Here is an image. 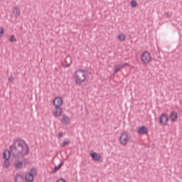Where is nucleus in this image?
<instances>
[{"label":"nucleus","mask_w":182,"mask_h":182,"mask_svg":"<svg viewBox=\"0 0 182 182\" xmlns=\"http://www.w3.org/2000/svg\"><path fill=\"white\" fill-rule=\"evenodd\" d=\"M68 60H70V58H65V63H61V65H62L63 68H70V66L71 65L72 62L70 61V63L68 64V62H67Z\"/></svg>","instance_id":"nucleus-16"},{"label":"nucleus","mask_w":182,"mask_h":182,"mask_svg":"<svg viewBox=\"0 0 182 182\" xmlns=\"http://www.w3.org/2000/svg\"><path fill=\"white\" fill-rule=\"evenodd\" d=\"M131 5L133 8H136L137 6V2L135 0H132L131 2Z\"/></svg>","instance_id":"nucleus-23"},{"label":"nucleus","mask_w":182,"mask_h":182,"mask_svg":"<svg viewBox=\"0 0 182 182\" xmlns=\"http://www.w3.org/2000/svg\"><path fill=\"white\" fill-rule=\"evenodd\" d=\"M14 15L17 17L21 15V10H19V8L15 7L13 10Z\"/></svg>","instance_id":"nucleus-14"},{"label":"nucleus","mask_w":182,"mask_h":182,"mask_svg":"<svg viewBox=\"0 0 182 182\" xmlns=\"http://www.w3.org/2000/svg\"><path fill=\"white\" fill-rule=\"evenodd\" d=\"M9 149L13 158L17 160L23 159L30 154L29 145L20 138H17L14 141L13 144L9 146Z\"/></svg>","instance_id":"nucleus-1"},{"label":"nucleus","mask_w":182,"mask_h":182,"mask_svg":"<svg viewBox=\"0 0 182 182\" xmlns=\"http://www.w3.org/2000/svg\"><path fill=\"white\" fill-rule=\"evenodd\" d=\"M9 41L11 43H14L16 41V38H15V36L12 35L11 36L10 38H9Z\"/></svg>","instance_id":"nucleus-22"},{"label":"nucleus","mask_w":182,"mask_h":182,"mask_svg":"<svg viewBox=\"0 0 182 182\" xmlns=\"http://www.w3.org/2000/svg\"><path fill=\"white\" fill-rule=\"evenodd\" d=\"M15 182H25V180L21 175H17L16 177L14 178Z\"/></svg>","instance_id":"nucleus-15"},{"label":"nucleus","mask_w":182,"mask_h":182,"mask_svg":"<svg viewBox=\"0 0 182 182\" xmlns=\"http://www.w3.org/2000/svg\"><path fill=\"white\" fill-rule=\"evenodd\" d=\"M148 129L145 126H141L140 127H139L137 133L139 135H144V134H148Z\"/></svg>","instance_id":"nucleus-9"},{"label":"nucleus","mask_w":182,"mask_h":182,"mask_svg":"<svg viewBox=\"0 0 182 182\" xmlns=\"http://www.w3.org/2000/svg\"><path fill=\"white\" fill-rule=\"evenodd\" d=\"M159 122L160 124H162L163 126H166L168 122V117L167 116V114L165 113L161 114L159 118Z\"/></svg>","instance_id":"nucleus-7"},{"label":"nucleus","mask_w":182,"mask_h":182,"mask_svg":"<svg viewBox=\"0 0 182 182\" xmlns=\"http://www.w3.org/2000/svg\"><path fill=\"white\" fill-rule=\"evenodd\" d=\"M151 54L148 51H145L142 55H141V61L144 64H148L151 61Z\"/></svg>","instance_id":"nucleus-6"},{"label":"nucleus","mask_w":182,"mask_h":182,"mask_svg":"<svg viewBox=\"0 0 182 182\" xmlns=\"http://www.w3.org/2000/svg\"><path fill=\"white\" fill-rule=\"evenodd\" d=\"M23 161H24V162H25V161H28V159H23Z\"/></svg>","instance_id":"nucleus-29"},{"label":"nucleus","mask_w":182,"mask_h":182,"mask_svg":"<svg viewBox=\"0 0 182 182\" xmlns=\"http://www.w3.org/2000/svg\"><path fill=\"white\" fill-rule=\"evenodd\" d=\"M90 156L92 158V161H100V159H102V156L99 154L92 151Z\"/></svg>","instance_id":"nucleus-8"},{"label":"nucleus","mask_w":182,"mask_h":182,"mask_svg":"<svg viewBox=\"0 0 182 182\" xmlns=\"http://www.w3.org/2000/svg\"><path fill=\"white\" fill-rule=\"evenodd\" d=\"M15 167L17 170H21L23 167V163L22 161H18L15 164Z\"/></svg>","instance_id":"nucleus-17"},{"label":"nucleus","mask_w":182,"mask_h":182,"mask_svg":"<svg viewBox=\"0 0 182 182\" xmlns=\"http://www.w3.org/2000/svg\"><path fill=\"white\" fill-rule=\"evenodd\" d=\"M56 182H66V181L65 179H63V178H60Z\"/></svg>","instance_id":"nucleus-28"},{"label":"nucleus","mask_w":182,"mask_h":182,"mask_svg":"<svg viewBox=\"0 0 182 182\" xmlns=\"http://www.w3.org/2000/svg\"><path fill=\"white\" fill-rule=\"evenodd\" d=\"M4 34V28H0V38H1Z\"/></svg>","instance_id":"nucleus-24"},{"label":"nucleus","mask_w":182,"mask_h":182,"mask_svg":"<svg viewBox=\"0 0 182 182\" xmlns=\"http://www.w3.org/2000/svg\"><path fill=\"white\" fill-rule=\"evenodd\" d=\"M70 119L69 116H68L66 114H63V117L61 119V123L63 125H68L70 124Z\"/></svg>","instance_id":"nucleus-10"},{"label":"nucleus","mask_w":182,"mask_h":182,"mask_svg":"<svg viewBox=\"0 0 182 182\" xmlns=\"http://www.w3.org/2000/svg\"><path fill=\"white\" fill-rule=\"evenodd\" d=\"M34 176H38V171L36 168H32L30 170V172L26 175V182H33Z\"/></svg>","instance_id":"nucleus-4"},{"label":"nucleus","mask_w":182,"mask_h":182,"mask_svg":"<svg viewBox=\"0 0 182 182\" xmlns=\"http://www.w3.org/2000/svg\"><path fill=\"white\" fill-rule=\"evenodd\" d=\"M10 166H11V162L9 161V159H5V161H4V167L6 168H9Z\"/></svg>","instance_id":"nucleus-19"},{"label":"nucleus","mask_w":182,"mask_h":182,"mask_svg":"<svg viewBox=\"0 0 182 182\" xmlns=\"http://www.w3.org/2000/svg\"><path fill=\"white\" fill-rule=\"evenodd\" d=\"M87 73V71H85V70H77V71L75 72L74 80L76 85H82L86 80Z\"/></svg>","instance_id":"nucleus-3"},{"label":"nucleus","mask_w":182,"mask_h":182,"mask_svg":"<svg viewBox=\"0 0 182 182\" xmlns=\"http://www.w3.org/2000/svg\"><path fill=\"white\" fill-rule=\"evenodd\" d=\"M170 117L173 122H175L178 119V113L176 111H172L170 114Z\"/></svg>","instance_id":"nucleus-12"},{"label":"nucleus","mask_w":182,"mask_h":182,"mask_svg":"<svg viewBox=\"0 0 182 182\" xmlns=\"http://www.w3.org/2000/svg\"><path fill=\"white\" fill-rule=\"evenodd\" d=\"M129 140V134L126 132H122L121 136H119V144H121L122 146H126Z\"/></svg>","instance_id":"nucleus-5"},{"label":"nucleus","mask_w":182,"mask_h":182,"mask_svg":"<svg viewBox=\"0 0 182 182\" xmlns=\"http://www.w3.org/2000/svg\"><path fill=\"white\" fill-rule=\"evenodd\" d=\"M126 39V36L124 34H119L118 35V40L121 41H124Z\"/></svg>","instance_id":"nucleus-20"},{"label":"nucleus","mask_w":182,"mask_h":182,"mask_svg":"<svg viewBox=\"0 0 182 182\" xmlns=\"http://www.w3.org/2000/svg\"><path fill=\"white\" fill-rule=\"evenodd\" d=\"M171 16H172V14L171 13L169 14L168 12L166 13V14H165V16L166 18H170V17H171Z\"/></svg>","instance_id":"nucleus-26"},{"label":"nucleus","mask_w":182,"mask_h":182,"mask_svg":"<svg viewBox=\"0 0 182 182\" xmlns=\"http://www.w3.org/2000/svg\"><path fill=\"white\" fill-rule=\"evenodd\" d=\"M14 76L11 75V77H9V82L12 83V82H14Z\"/></svg>","instance_id":"nucleus-25"},{"label":"nucleus","mask_w":182,"mask_h":182,"mask_svg":"<svg viewBox=\"0 0 182 182\" xmlns=\"http://www.w3.org/2000/svg\"><path fill=\"white\" fill-rule=\"evenodd\" d=\"M121 66L122 65H115V68H114V72L115 73H117L119 71H120V70H121Z\"/></svg>","instance_id":"nucleus-21"},{"label":"nucleus","mask_w":182,"mask_h":182,"mask_svg":"<svg viewBox=\"0 0 182 182\" xmlns=\"http://www.w3.org/2000/svg\"><path fill=\"white\" fill-rule=\"evenodd\" d=\"M70 144V141L69 139L65 140L63 141V143L61 144V147L65 148L67 145H68Z\"/></svg>","instance_id":"nucleus-18"},{"label":"nucleus","mask_w":182,"mask_h":182,"mask_svg":"<svg viewBox=\"0 0 182 182\" xmlns=\"http://www.w3.org/2000/svg\"><path fill=\"white\" fill-rule=\"evenodd\" d=\"M63 166H64V161H61L58 166H55L54 167L53 170L52 171V173L54 174L55 173H56V171H58V170H60V168H61V167H63Z\"/></svg>","instance_id":"nucleus-13"},{"label":"nucleus","mask_w":182,"mask_h":182,"mask_svg":"<svg viewBox=\"0 0 182 182\" xmlns=\"http://www.w3.org/2000/svg\"><path fill=\"white\" fill-rule=\"evenodd\" d=\"M128 64H126L125 65H127Z\"/></svg>","instance_id":"nucleus-30"},{"label":"nucleus","mask_w":182,"mask_h":182,"mask_svg":"<svg viewBox=\"0 0 182 182\" xmlns=\"http://www.w3.org/2000/svg\"><path fill=\"white\" fill-rule=\"evenodd\" d=\"M53 105L55 106V109L53 110V114L55 117H58L63 114V100L61 97H56L53 101Z\"/></svg>","instance_id":"nucleus-2"},{"label":"nucleus","mask_w":182,"mask_h":182,"mask_svg":"<svg viewBox=\"0 0 182 182\" xmlns=\"http://www.w3.org/2000/svg\"><path fill=\"white\" fill-rule=\"evenodd\" d=\"M11 154L12 153L9 150H6L3 154V158L4 160H9L11 159Z\"/></svg>","instance_id":"nucleus-11"},{"label":"nucleus","mask_w":182,"mask_h":182,"mask_svg":"<svg viewBox=\"0 0 182 182\" xmlns=\"http://www.w3.org/2000/svg\"><path fill=\"white\" fill-rule=\"evenodd\" d=\"M58 136L59 139H61L63 137V132H59L58 134Z\"/></svg>","instance_id":"nucleus-27"}]
</instances>
